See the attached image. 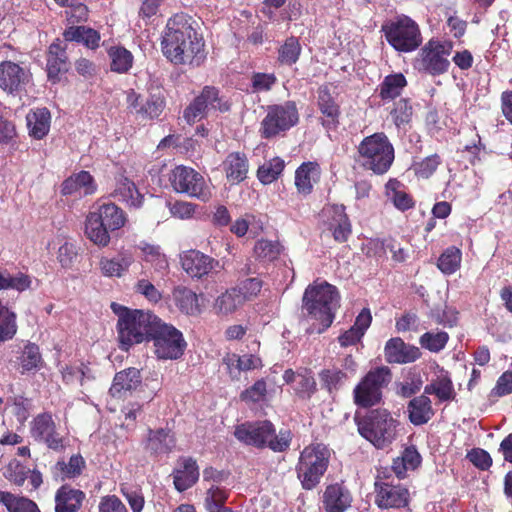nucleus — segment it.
I'll return each instance as SVG.
<instances>
[{"label":"nucleus","mask_w":512,"mask_h":512,"mask_svg":"<svg viewBox=\"0 0 512 512\" xmlns=\"http://www.w3.org/2000/svg\"><path fill=\"white\" fill-rule=\"evenodd\" d=\"M449 335L445 331L425 332L419 338L420 345L430 352L437 353L445 348Z\"/></svg>","instance_id":"53"},{"label":"nucleus","mask_w":512,"mask_h":512,"mask_svg":"<svg viewBox=\"0 0 512 512\" xmlns=\"http://www.w3.org/2000/svg\"><path fill=\"white\" fill-rule=\"evenodd\" d=\"M67 56L65 49L59 43H52L47 55V74L53 82L58 81L61 72L67 71Z\"/></svg>","instance_id":"34"},{"label":"nucleus","mask_w":512,"mask_h":512,"mask_svg":"<svg viewBox=\"0 0 512 512\" xmlns=\"http://www.w3.org/2000/svg\"><path fill=\"white\" fill-rule=\"evenodd\" d=\"M248 159L245 154L240 152H232L227 155L223 162V169L228 182L231 184H239L247 178Z\"/></svg>","instance_id":"31"},{"label":"nucleus","mask_w":512,"mask_h":512,"mask_svg":"<svg viewBox=\"0 0 512 512\" xmlns=\"http://www.w3.org/2000/svg\"><path fill=\"white\" fill-rule=\"evenodd\" d=\"M318 106L322 114L330 119L328 123H334L339 111L327 86L318 89Z\"/></svg>","instance_id":"52"},{"label":"nucleus","mask_w":512,"mask_h":512,"mask_svg":"<svg viewBox=\"0 0 512 512\" xmlns=\"http://www.w3.org/2000/svg\"><path fill=\"white\" fill-rule=\"evenodd\" d=\"M374 502L379 509H406L411 511L409 489L390 480V476L376 477L374 483Z\"/></svg>","instance_id":"13"},{"label":"nucleus","mask_w":512,"mask_h":512,"mask_svg":"<svg viewBox=\"0 0 512 512\" xmlns=\"http://www.w3.org/2000/svg\"><path fill=\"white\" fill-rule=\"evenodd\" d=\"M29 81V73L18 64L11 61L0 64V89L9 96H20Z\"/></svg>","instance_id":"17"},{"label":"nucleus","mask_w":512,"mask_h":512,"mask_svg":"<svg viewBox=\"0 0 512 512\" xmlns=\"http://www.w3.org/2000/svg\"><path fill=\"white\" fill-rule=\"evenodd\" d=\"M63 36L66 41L83 43L90 49H95L99 46L100 34L86 26H71L64 31Z\"/></svg>","instance_id":"37"},{"label":"nucleus","mask_w":512,"mask_h":512,"mask_svg":"<svg viewBox=\"0 0 512 512\" xmlns=\"http://www.w3.org/2000/svg\"><path fill=\"white\" fill-rule=\"evenodd\" d=\"M30 434L36 442L55 452L64 451L68 444V439L60 434L50 412L40 413L33 418Z\"/></svg>","instance_id":"15"},{"label":"nucleus","mask_w":512,"mask_h":512,"mask_svg":"<svg viewBox=\"0 0 512 512\" xmlns=\"http://www.w3.org/2000/svg\"><path fill=\"white\" fill-rule=\"evenodd\" d=\"M171 186L177 193L208 201L211 191L204 177L193 168L183 165L176 166L169 176Z\"/></svg>","instance_id":"14"},{"label":"nucleus","mask_w":512,"mask_h":512,"mask_svg":"<svg viewBox=\"0 0 512 512\" xmlns=\"http://www.w3.org/2000/svg\"><path fill=\"white\" fill-rule=\"evenodd\" d=\"M176 306L187 315L200 313L198 296L191 289L183 286L176 287L173 291Z\"/></svg>","instance_id":"39"},{"label":"nucleus","mask_w":512,"mask_h":512,"mask_svg":"<svg viewBox=\"0 0 512 512\" xmlns=\"http://www.w3.org/2000/svg\"><path fill=\"white\" fill-rule=\"evenodd\" d=\"M392 378L393 374L388 366L371 368L353 389L354 404L365 409L379 405L383 399V391Z\"/></svg>","instance_id":"8"},{"label":"nucleus","mask_w":512,"mask_h":512,"mask_svg":"<svg viewBox=\"0 0 512 512\" xmlns=\"http://www.w3.org/2000/svg\"><path fill=\"white\" fill-rule=\"evenodd\" d=\"M462 251L456 246L447 247L437 259L438 269L445 275H452L461 267Z\"/></svg>","instance_id":"40"},{"label":"nucleus","mask_w":512,"mask_h":512,"mask_svg":"<svg viewBox=\"0 0 512 512\" xmlns=\"http://www.w3.org/2000/svg\"><path fill=\"white\" fill-rule=\"evenodd\" d=\"M301 45L296 37H289L278 49V61L283 65L295 64L301 54Z\"/></svg>","instance_id":"48"},{"label":"nucleus","mask_w":512,"mask_h":512,"mask_svg":"<svg viewBox=\"0 0 512 512\" xmlns=\"http://www.w3.org/2000/svg\"><path fill=\"white\" fill-rule=\"evenodd\" d=\"M27 128H49L51 113L46 107L31 109L26 115Z\"/></svg>","instance_id":"57"},{"label":"nucleus","mask_w":512,"mask_h":512,"mask_svg":"<svg viewBox=\"0 0 512 512\" xmlns=\"http://www.w3.org/2000/svg\"><path fill=\"white\" fill-rule=\"evenodd\" d=\"M340 295L334 285L324 281L310 284L303 295V308L308 315L323 326L319 332L329 328L334 321L335 312L339 307Z\"/></svg>","instance_id":"5"},{"label":"nucleus","mask_w":512,"mask_h":512,"mask_svg":"<svg viewBox=\"0 0 512 512\" xmlns=\"http://www.w3.org/2000/svg\"><path fill=\"white\" fill-rule=\"evenodd\" d=\"M161 47L176 65L199 66L206 58L203 40L184 15L176 14L167 21Z\"/></svg>","instance_id":"1"},{"label":"nucleus","mask_w":512,"mask_h":512,"mask_svg":"<svg viewBox=\"0 0 512 512\" xmlns=\"http://www.w3.org/2000/svg\"><path fill=\"white\" fill-rule=\"evenodd\" d=\"M99 512H128V510L117 496L109 495L101 499Z\"/></svg>","instance_id":"64"},{"label":"nucleus","mask_w":512,"mask_h":512,"mask_svg":"<svg viewBox=\"0 0 512 512\" xmlns=\"http://www.w3.org/2000/svg\"><path fill=\"white\" fill-rule=\"evenodd\" d=\"M135 292L143 295L148 301L153 303H157L162 299L161 292L147 279L137 281Z\"/></svg>","instance_id":"62"},{"label":"nucleus","mask_w":512,"mask_h":512,"mask_svg":"<svg viewBox=\"0 0 512 512\" xmlns=\"http://www.w3.org/2000/svg\"><path fill=\"white\" fill-rule=\"evenodd\" d=\"M284 167V161L280 157H274L259 166L257 178L264 185L271 184L280 177Z\"/></svg>","instance_id":"44"},{"label":"nucleus","mask_w":512,"mask_h":512,"mask_svg":"<svg viewBox=\"0 0 512 512\" xmlns=\"http://www.w3.org/2000/svg\"><path fill=\"white\" fill-rule=\"evenodd\" d=\"M176 445V438L170 429H149L145 450L153 456L169 454Z\"/></svg>","instance_id":"26"},{"label":"nucleus","mask_w":512,"mask_h":512,"mask_svg":"<svg viewBox=\"0 0 512 512\" xmlns=\"http://www.w3.org/2000/svg\"><path fill=\"white\" fill-rule=\"evenodd\" d=\"M139 249L142 252L143 260L150 263L155 270L161 271L168 268L169 264L166 255L161 252L160 246L141 243Z\"/></svg>","instance_id":"47"},{"label":"nucleus","mask_w":512,"mask_h":512,"mask_svg":"<svg viewBox=\"0 0 512 512\" xmlns=\"http://www.w3.org/2000/svg\"><path fill=\"white\" fill-rule=\"evenodd\" d=\"M324 223L331 232L333 239L338 243H344L352 234L351 222L343 205H329L322 211Z\"/></svg>","instance_id":"19"},{"label":"nucleus","mask_w":512,"mask_h":512,"mask_svg":"<svg viewBox=\"0 0 512 512\" xmlns=\"http://www.w3.org/2000/svg\"><path fill=\"white\" fill-rule=\"evenodd\" d=\"M321 168L317 162H303L295 171V187L299 194L310 195L314 185L320 181Z\"/></svg>","instance_id":"25"},{"label":"nucleus","mask_w":512,"mask_h":512,"mask_svg":"<svg viewBox=\"0 0 512 512\" xmlns=\"http://www.w3.org/2000/svg\"><path fill=\"white\" fill-rule=\"evenodd\" d=\"M452 43L429 40L414 60V68L419 72L432 76L447 72L450 62L448 56L452 51Z\"/></svg>","instance_id":"12"},{"label":"nucleus","mask_w":512,"mask_h":512,"mask_svg":"<svg viewBox=\"0 0 512 512\" xmlns=\"http://www.w3.org/2000/svg\"><path fill=\"white\" fill-rule=\"evenodd\" d=\"M420 320L416 313L405 312L396 319L395 328L398 332L419 331Z\"/></svg>","instance_id":"61"},{"label":"nucleus","mask_w":512,"mask_h":512,"mask_svg":"<svg viewBox=\"0 0 512 512\" xmlns=\"http://www.w3.org/2000/svg\"><path fill=\"white\" fill-rule=\"evenodd\" d=\"M330 458V449L323 443H311L304 447L295 465L297 479L304 490H313L320 484Z\"/></svg>","instance_id":"7"},{"label":"nucleus","mask_w":512,"mask_h":512,"mask_svg":"<svg viewBox=\"0 0 512 512\" xmlns=\"http://www.w3.org/2000/svg\"><path fill=\"white\" fill-rule=\"evenodd\" d=\"M394 124L399 127L401 125L409 124L412 117V106L407 100L402 99L391 112Z\"/></svg>","instance_id":"59"},{"label":"nucleus","mask_w":512,"mask_h":512,"mask_svg":"<svg viewBox=\"0 0 512 512\" xmlns=\"http://www.w3.org/2000/svg\"><path fill=\"white\" fill-rule=\"evenodd\" d=\"M111 310L117 315V340L122 351H129L134 345L151 341V334L158 316L149 310L131 309L116 302Z\"/></svg>","instance_id":"2"},{"label":"nucleus","mask_w":512,"mask_h":512,"mask_svg":"<svg viewBox=\"0 0 512 512\" xmlns=\"http://www.w3.org/2000/svg\"><path fill=\"white\" fill-rule=\"evenodd\" d=\"M401 186V182L397 179H389L385 185L387 195L391 197L395 207L401 211H406L413 208L415 202L408 193L399 190Z\"/></svg>","instance_id":"43"},{"label":"nucleus","mask_w":512,"mask_h":512,"mask_svg":"<svg viewBox=\"0 0 512 512\" xmlns=\"http://www.w3.org/2000/svg\"><path fill=\"white\" fill-rule=\"evenodd\" d=\"M467 459L478 469L488 470L492 466V458L490 454L482 448H473L468 451Z\"/></svg>","instance_id":"60"},{"label":"nucleus","mask_w":512,"mask_h":512,"mask_svg":"<svg viewBox=\"0 0 512 512\" xmlns=\"http://www.w3.org/2000/svg\"><path fill=\"white\" fill-rule=\"evenodd\" d=\"M19 365L21 367L22 374L39 370L43 365L39 346L34 343H28L25 345L21 355L19 356Z\"/></svg>","instance_id":"42"},{"label":"nucleus","mask_w":512,"mask_h":512,"mask_svg":"<svg viewBox=\"0 0 512 512\" xmlns=\"http://www.w3.org/2000/svg\"><path fill=\"white\" fill-rule=\"evenodd\" d=\"M408 419L415 426L428 423L435 415L432 402L426 394L412 398L407 404Z\"/></svg>","instance_id":"30"},{"label":"nucleus","mask_w":512,"mask_h":512,"mask_svg":"<svg viewBox=\"0 0 512 512\" xmlns=\"http://www.w3.org/2000/svg\"><path fill=\"white\" fill-rule=\"evenodd\" d=\"M17 331L16 315L0 301V341L14 337Z\"/></svg>","instance_id":"51"},{"label":"nucleus","mask_w":512,"mask_h":512,"mask_svg":"<svg viewBox=\"0 0 512 512\" xmlns=\"http://www.w3.org/2000/svg\"><path fill=\"white\" fill-rule=\"evenodd\" d=\"M262 286L263 282L260 278L251 277L240 281L235 289L239 295H241L242 300L245 302L257 297L262 289Z\"/></svg>","instance_id":"58"},{"label":"nucleus","mask_w":512,"mask_h":512,"mask_svg":"<svg viewBox=\"0 0 512 512\" xmlns=\"http://www.w3.org/2000/svg\"><path fill=\"white\" fill-rule=\"evenodd\" d=\"M276 81V76L269 73H254L251 78L252 88L255 92L269 91L275 85Z\"/></svg>","instance_id":"63"},{"label":"nucleus","mask_w":512,"mask_h":512,"mask_svg":"<svg viewBox=\"0 0 512 512\" xmlns=\"http://www.w3.org/2000/svg\"><path fill=\"white\" fill-rule=\"evenodd\" d=\"M244 301L235 288L227 290L216 299L215 307L219 313L228 315L236 311Z\"/></svg>","instance_id":"50"},{"label":"nucleus","mask_w":512,"mask_h":512,"mask_svg":"<svg viewBox=\"0 0 512 512\" xmlns=\"http://www.w3.org/2000/svg\"><path fill=\"white\" fill-rule=\"evenodd\" d=\"M441 163V157L438 154H433L425 157L420 162H414L412 169L417 178L428 179L435 173Z\"/></svg>","instance_id":"54"},{"label":"nucleus","mask_w":512,"mask_h":512,"mask_svg":"<svg viewBox=\"0 0 512 512\" xmlns=\"http://www.w3.org/2000/svg\"><path fill=\"white\" fill-rule=\"evenodd\" d=\"M127 222L125 211L113 202H96L86 215L84 233L100 248L107 247L111 233L120 230Z\"/></svg>","instance_id":"3"},{"label":"nucleus","mask_w":512,"mask_h":512,"mask_svg":"<svg viewBox=\"0 0 512 512\" xmlns=\"http://www.w3.org/2000/svg\"><path fill=\"white\" fill-rule=\"evenodd\" d=\"M387 42L399 52L417 49L422 37L418 24L408 16H400L382 26Z\"/></svg>","instance_id":"10"},{"label":"nucleus","mask_w":512,"mask_h":512,"mask_svg":"<svg viewBox=\"0 0 512 512\" xmlns=\"http://www.w3.org/2000/svg\"><path fill=\"white\" fill-rule=\"evenodd\" d=\"M235 438L257 449L269 448L273 452H286L291 445L292 433L288 429H281L276 433V428L270 420L246 421L235 426Z\"/></svg>","instance_id":"4"},{"label":"nucleus","mask_w":512,"mask_h":512,"mask_svg":"<svg viewBox=\"0 0 512 512\" xmlns=\"http://www.w3.org/2000/svg\"><path fill=\"white\" fill-rule=\"evenodd\" d=\"M111 59V70L117 73H125L133 63V55L130 51L122 47H112L109 49Z\"/></svg>","instance_id":"49"},{"label":"nucleus","mask_w":512,"mask_h":512,"mask_svg":"<svg viewBox=\"0 0 512 512\" xmlns=\"http://www.w3.org/2000/svg\"><path fill=\"white\" fill-rule=\"evenodd\" d=\"M282 249L279 241L260 239L255 243L253 251L257 259L271 262L280 256Z\"/></svg>","instance_id":"46"},{"label":"nucleus","mask_w":512,"mask_h":512,"mask_svg":"<svg viewBox=\"0 0 512 512\" xmlns=\"http://www.w3.org/2000/svg\"><path fill=\"white\" fill-rule=\"evenodd\" d=\"M318 376L322 389L329 394L338 392L349 379L348 373L337 367L322 369Z\"/></svg>","instance_id":"36"},{"label":"nucleus","mask_w":512,"mask_h":512,"mask_svg":"<svg viewBox=\"0 0 512 512\" xmlns=\"http://www.w3.org/2000/svg\"><path fill=\"white\" fill-rule=\"evenodd\" d=\"M151 341L154 343L155 355L163 360L179 359L187 346L182 332L164 323L159 317L151 334Z\"/></svg>","instance_id":"11"},{"label":"nucleus","mask_w":512,"mask_h":512,"mask_svg":"<svg viewBox=\"0 0 512 512\" xmlns=\"http://www.w3.org/2000/svg\"><path fill=\"white\" fill-rule=\"evenodd\" d=\"M298 122V112L293 102L271 106L262 124L263 128H290Z\"/></svg>","instance_id":"22"},{"label":"nucleus","mask_w":512,"mask_h":512,"mask_svg":"<svg viewBox=\"0 0 512 512\" xmlns=\"http://www.w3.org/2000/svg\"><path fill=\"white\" fill-rule=\"evenodd\" d=\"M325 512H345L352 503L350 491L340 483L326 486L322 497Z\"/></svg>","instance_id":"23"},{"label":"nucleus","mask_w":512,"mask_h":512,"mask_svg":"<svg viewBox=\"0 0 512 512\" xmlns=\"http://www.w3.org/2000/svg\"><path fill=\"white\" fill-rule=\"evenodd\" d=\"M83 190V195H93L97 191V184L90 172L82 170L66 178L61 184V194L70 196Z\"/></svg>","instance_id":"28"},{"label":"nucleus","mask_w":512,"mask_h":512,"mask_svg":"<svg viewBox=\"0 0 512 512\" xmlns=\"http://www.w3.org/2000/svg\"><path fill=\"white\" fill-rule=\"evenodd\" d=\"M359 434L377 449L388 447L397 437L399 421L389 410L376 408L369 410L362 417H355Z\"/></svg>","instance_id":"6"},{"label":"nucleus","mask_w":512,"mask_h":512,"mask_svg":"<svg viewBox=\"0 0 512 512\" xmlns=\"http://www.w3.org/2000/svg\"><path fill=\"white\" fill-rule=\"evenodd\" d=\"M111 197L123 203L128 208L142 207L144 195L141 194L133 180L119 173L115 176V187Z\"/></svg>","instance_id":"21"},{"label":"nucleus","mask_w":512,"mask_h":512,"mask_svg":"<svg viewBox=\"0 0 512 512\" xmlns=\"http://www.w3.org/2000/svg\"><path fill=\"white\" fill-rule=\"evenodd\" d=\"M297 384L295 394L302 400H310L317 392V383L312 375L311 370L303 369L297 372Z\"/></svg>","instance_id":"45"},{"label":"nucleus","mask_w":512,"mask_h":512,"mask_svg":"<svg viewBox=\"0 0 512 512\" xmlns=\"http://www.w3.org/2000/svg\"><path fill=\"white\" fill-rule=\"evenodd\" d=\"M267 396V383L264 378L258 379L252 386L243 390L240 394L241 401L246 403H259Z\"/></svg>","instance_id":"55"},{"label":"nucleus","mask_w":512,"mask_h":512,"mask_svg":"<svg viewBox=\"0 0 512 512\" xmlns=\"http://www.w3.org/2000/svg\"><path fill=\"white\" fill-rule=\"evenodd\" d=\"M0 504H3L8 512H40L33 500L8 491L0 490Z\"/></svg>","instance_id":"38"},{"label":"nucleus","mask_w":512,"mask_h":512,"mask_svg":"<svg viewBox=\"0 0 512 512\" xmlns=\"http://www.w3.org/2000/svg\"><path fill=\"white\" fill-rule=\"evenodd\" d=\"M362 165L375 174L386 173L394 161V148L383 132L365 137L358 147Z\"/></svg>","instance_id":"9"},{"label":"nucleus","mask_w":512,"mask_h":512,"mask_svg":"<svg viewBox=\"0 0 512 512\" xmlns=\"http://www.w3.org/2000/svg\"><path fill=\"white\" fill-rule=\"evenodd\" d=\"M183 270L193 278H202L221 268L220 262L198 250H188L180 256Z\"/></svg>","instance_id":"18"},{"label":"nucleus","mask_w":512,"mask_h":512,"mask_svg":"<svg viewBox=\"0 0 512 512\" xmlns=\"http://www.w3.org/2000/svg\"><path fill=\"white\" fill-rule=\"evenodd\" d=\"M180 467L173 471V482L176 490L183 492L191 488L199 479V467L192 457L180 459Z\"/></svg>","instance_id":"29"},{"label":"nucleus","mask_w":512,"mask_h":512,"mask_svg":"<svg viewBox=\"0 0 512 512\" xmlns=\"http://www.w3.org/2000/svg\"><path fill=\"white\" fill-rule=\"evenodd\" d=\"M424 394L435 395L439 401L454 400L456 393L448 372H442L435 380L424 387Z\"/></svg>","instance_id":"35"},{"label":"nucleus","mask_w":512,"mask_h":512,"mask_svg":"<svg viewBox=\"0 0 512 512\" xmlns=\"http://www.w3.org/2000/svg\"><path fill=\"white\" fill-rule=\"evenodd\" d=\"M228 497L229 491L227 489L215 484H211L206 492L204 506L206 510L225 506Z\"/></svg>","instance_id":"56"},{"label":"nucleus","mask_w":512,"mask_h":512,"mask_svg":"<svg viewBox=\"0 0 512 512\" xmlns=\"http://www.w3.org/2000/svg\"><path fill=\"white\" fill-rule=\"evenodd\" d=\"M86 468V461L81 454L72 455L68 462L59 460L52 467L53 476L61 481L79 477Z\"/></svg>","instance_id":"32"},{"label":"nucleus","mask_w":512,"mask_h":512,"mask_svg":"<svg viewBox=\"0 0 512 512\" xmlns=\"http://www.w3.org/2000/svg\"><path fill=\"white\" fill-rule=\"evenodd\" d=\"M422 353L417 346L404 342L400 337L389 339L384 347L385 360L389 364H407L418 360Z\"/></svg>","instance_id":"20"},{"label":"nucleus","mask_w":512,"mask_h":512,"mask_svg":"<svg viewBox=\"0 0 512 512\" xmlns=\"http://www.w3.org/2000/svg\"><path fill=\"white\" fill-rule=\"evenodd\" d=\"M85 499L86 494L82 490L64 484L55 492V512H78Z\"/></svg>","instance_id":"24"},{"label":"nucleus","mask_w":512,"mask_h":512,"mask_svg":"<svg viewBox=\"0 0 512 512\" xmlns=\"http://www.w3.org/2000/svg\"><path fill=\"white\" fill-rule=\"evenodd\" d=\"M127 107L140 120L158 118L164 110L165 100L162 92L142 95L134 90L127 92Z\"/></svg>","instance_id":"16"},{"label":"nucleus","mask_w":512,"mask_h":512,"mask_svg":"<svg viewBox=\"0 0 512 512\" xmlns=\"http://www.w3.org/2000/svg\"><path fill=\"white\" fill-rule=\"evenodd\" d=\"M134 262L132 254L119 253L113 258L102 257L99 261L101 273L106 277H122Z\"/></svg>","instance_id":"33"},{"label":"nucleus","mask_w":512,"mask_h":512,"mask_svg":"<svg viewBox=\"0 0 512 512\" xmlns=\"http://www.w3.org/2000/svg\"><path fill=\"white\" fill-rule=\"evenodd\" d=\"M142 382L137 368L130 367L115 374L109 393L114 398H122L127 392L136 390Z\"/></svg>","instance_id":"27"},{"label":"nucleus","mask_w":512,"mask_h":512,"mask_svg":"<svg viewBox=\"0 0 512 512\" xmlns=\"http://www.w3.org/2000/svg\"><path fill=\"white\" fill-rule=\"evenodd\" d=\"M406 84L403 74L388 75L379 86V96L382 100H393L401 94Z\"/></svg>","instance_id":"41"}]
</instances>
